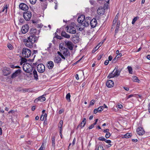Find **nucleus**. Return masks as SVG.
<instances>
[{"instance_id": "nucleus-4", "label": "nucleus", "mask_w": 150, "mask_h": 150, "mask_svg": "<svg viewBox=\"0 0 150 150\" xmlns=\"http://www.w3.org/2000/svg\"><path fill=\"white\" fill-rule=\"evenodd\" d=\"M32 13L29 11H25L23 13V17L24 19L27 21L30 20L32 17Z\"/></svg>"}, {"instance_id": "nucleus-43", "label": "nucleus", "mask_w": 150, "mask_h": 150, "mask_svg": "<svg viewBox=\"0 0 150 150\" xmlns=\"http://www.w3.org/2000/svg\"><path fill=\"white\" fill-rule=\"evenodd\" d=\"M52 45V44L51 43H50L49 44V47H48L47 50L49 52L50 51V48L51 47V46Z\"/></svg>"}, {"instance_id": "nucleus-57", "label": "nucleus", "mask_w": 150, "mask_h": 150, "mask_svg": "<svg viewBox=\"0 0 150 150\" xmlns=\"http://www.w3.org/2000/svg\"><path fill=\"white\" fill-rule=\"evenodd\" d=\"M43 116L45 118V120H47V114L46 113H45V114H43Z\"/></svg>"}, {"instance_id": "nucleus-29", "label": "nucleus", "mask_w": 150, "mask_h": 150, "mask_svg": "<svg viewBox=\"0 0 150 150\" xmlns=\"http://www.w3.org/2000/svg\"><path fill=\"white\" fill-rule=\"evenodd\" d=\"M40 1L44 2L42 4V6L44 8H46L47 5V3L45 1L46 0H39Z\"/></svg>"}, {"instance_id": "nucleus-45", "label": "nucleus", "mask_w": 150, "mask_h": 150, "mask_svg": "<svg viewBox=\"0 0 150 150\" xmlns=\"http://www.w3.org/2000/svg\"><path fill=\"white\" fill-rule=\"evenodd\" d=\"M105 136L107 139L109 138L110 136V133L109 132H107Z\"/></svg>"}, {"instance_id": "nucleus-26", "label": "nucleus", "mask_w": 150, "mask_h": 150, "mask_svg": "<svg viewBox=\"0 0 150 150\" xmlns=\"http://www.w3.org/2000/svg\"><path fill=\"white\" fill-rule=\"evenodd\" d=\"M55 137L54 136L52 137V148L54 149H55Z\"/></svg>"}, {"instance_id": "nucleus-1", "label": "nucleus", "mask_w": 150, "mask_h": 150, "mask_svg": "<svg viewBox=\"0 0 150 150\" xmlns=\"http://www.w3.org/2000/svg\"><path fill=\"white\" fill-rule=\"evenodd\" d=\"M121 70L118 69L117 68L115 67L112 72L109 74L108 76V78L117 77L120 75Z\"/></svg>"}, {"instance_id": "nucleus-50", "label": "nucleus", "mask_w": 150, "mask_h": 150, "mask_svg": "<svg viewBox=\"0 0 150 150\" xmlns=\"http://www.w3.org/2000/svg\"><path fill=\"white\" fill-rule=\"evenodd\" d=\"M104 141H105L106 143L108 144H110L111 142V140H107L105 139Z\"/></svg>"}, {"instance_id": "nucleus-59", "label": "nucleus", "mask_w": 150, "mask_h": 150, "mask_svg": "<svg viewBox=\"0 0 150 150\" xmlns=\"http://www.w3.org/2000/svg\"><path fill=\"white\" fill-rule=\"evenodd\" d=\"M19 22L21 23H23L24 22V20L23 18H20L19 19Z\"/></svg>"}, {"instance_id": "nucleus-14", "label": "nucleus", "mask_w": 150, "mask_h": 150, "mask_svg": "<svg viewBox=\"0 0 150 150\" xmlns=\"http://www.w3.org/2000/svg\"><path fill=\"white\" fill-rule=\"evenodd\" d=\"M21 70L20 69H18L16 70L11 75V78L13 79L18 76L21 73Z\"/></svg>"}, {"instance_id": "nucleus-41", "label": "nucleus", "mask_w": 150, "mask_h": 150, "mask_svg": "<svg viewBox=\"0 0 150 150\" xmlns=\"http://www.w3.org/2000/svg\"><path fill=\"white\" fill-rule=\"evenodd\" d=\"M98 139L100 141H104L105 138L103 137H101L98 138Z\"/></svg>"}, {"instance_id": "nucleus-12", "label": "nucleus", "mask_w": 150, "mask_h": 150, "mask_svg": "<svg viewBox=\"0 0 150 150\" xmlns=\"http://www.w3.org/2000/svg\"><path fill=\"white\" fill-rule=\"evenodd\" d=\"M65 43L67 45L68 48L71 50L73 49V44L72 43L69 41H66L65 42Z\"/></svg>"}, {"instance_id": "nucleus-62", "label": "nucleus", "mask_w": 150, "mask_h": 150, "mask_svg": "<svg viewBox=\"0 0 150 150\" xmlns=\"http://www.w3.org/2000/svg\"><path fill=\"white\" fill-rule=\"evenodd\" d=\"M75 141H76V139H75V138H74V139H73V142H72V145H74V144H75Z\"/></svg>"}, {"instance_id": "nucleus-17", "label": "nucleus", "mask_w": 150, "mask_h": 150, "mask_svg": "<svg viewBox=\"0 0 150 150\" xmlns=\"http://www.w3.org/2000/svg\"><path fill=\"white\" fill-rule=\"evenodd\" d=\"M3 72V75L5 76H7L10 74L11 73L10 69L9 68H7L6 69H4Z\"/></svg>"}, {"instance_id": "nucleus-20", "label": "nucleus", "mask_w": 150, "mask_h": 150, "mask_svg": "<svg viewBox=\"0 0 150 150\" xmlns=\"http://www.w3.org/2000/svg\"><path fill=\"white\" fill-rule=\"evenodd\" d=\"M106 85L108 87L111 88L114 86V82L112 80H108L107 81Z\"/></svg>"}, {"instance_id": "nucleus-33", "label": "nucleus", "mask_w": 150, "mask_h": 150, "mask_svg": "<svg viewBox=\"0 0 150 150\" xmlns=\"http://www.w3.org/2000/svg\"><path fill=\"white\" fill-rule=\"evenodd\" d=\"M132 80L134 82L138 83H139L140 81L138 78L136 76H133L132 77Z\"/></svg>"}, {"instance_id": "nucleus-64", "label": "nucleus", "mask_w": 150, "mask_h": 150, "mask_svg": "<svg viewBox=\"0 0 150 150\" xmlns=\"http://www.w3.org/2000/svg\"><path fill=\"white\" fill-rule=\"evenodd\" d=\"M146 57L148 59L150 60V55H147Z\"/></svg>"}, {"instance_id": "nucleus-18", "label": "nucleus", "mask_w": 150, "mask_h": 150, "mask_svg": "<svg viewBox=\"0 0 150 150\" xmlns=\"http://www.w3.org/2000/svg\"><path fill=\"white\" fill-rule=\"evenodd\" d=\"M86 123V120L85 118L83 119V121L81 123L79 124L77 127V128H78L79 127H80L81 128L84 127Z\"/></svg>"}, {"instance_id": "nucleus-37", "label": "nucleus", "mask_w": 150, "mask_h": 150, "mask_svg": "<svg viewBox=\"0 0 150 150\" xmlns=\"http://www.w3.org/2000/svg\"><path fill=\"white\" fill-rule=\"evenodd\" d=\"M119 25H120L119 24H118V23H117V25L116 26V28H115V33H117L118 30H119Z\"/></svg>"}, {"instance_id": "nucleus-56", "label": "nucleus", "mask_w": 150, "mask_h": 150, "mask_svg": "<svg viewBox=\"0 0 150 150\" xmlns=\"http://www.w3.org/2000/svg\"><path fill=\"white\" fill-rule=\"evenodd\" d=\"M94 127V125L92 124L91 126H90L88 128L89 129H91L93 128Z\"/></svg>"}, {"instance_id": "nucleus-52", "label": "nucleus", "mask_w": 150, "mask_h": 150, "mask_svg": "<svg viewBox=\"0 0 150 150\" xmlns=\"http://www.w3.org/2000/svg\"><path fill=\"white\" fill-rule=\"evenodd\" d=\"M44 148V145H43V143L41 146L40 147V149H38V150H44L43 149Z\"/></svg>"}, {"instance_id": "nucleus-32", "label": "nucleus", "mask_w": 150, "mask_h": 150, "mask_svg": "<svg viewBox=\"0 0 150 150\" xmlns=\"http://www.w3.org/2000/svg\"><path fill=\"white\" fill-rule=\"evenodd\" d=\"M131 137V134L129 133H127L122 137L123 138H128Z\"/></svg>"}, {"instance_id": "nucleus-27", "label": "nucleus", "mask_w": 150, "mask_h": 150, "mask_svg": "<svg viewBox=\"0 0 150 150\" xmlns=\"http://www.w3.org/2000/svg\"><path fill=\"white\" fill-rule=\"evenodd\" d=\"M105 10L102 8H99L97 10V13L99 15L103 14L105 12Z\"/></svg>"}, {"instance_id": "nucleus-30", "label": "nucleus", "mask_w": 150, "mask_h": 150, "mask_svg": "<svg viewBox=\"0 0 150 150\" xmlns=\"http://www.w3.org/2000/svg\"><path fill=\"white\" fill-rule=\"evenodd\" d=\"M63 124V121L61 120L58 124V127L59 128V130H62V127Z\"/></svg>"}, {"instance_id": "nucleus-39", "label": "nucleus", "mask_w": 150, "mask_h": 150, "mask_svg": "<svg viewBox=\"0 0 150 150\" xmlns=\"http://www.w3.org/2000/svg\"><path fill=\"white\" fill-rule=\"evenodd\" d=\"M89 2L91 4L94 6L95 5L96 2L93 0H90Z\"/></svg>"}, {"instance_id": "nucleus-49", "label": "nucleus", "mask_w": 150, "mask_h": 150, "mask_svg": "<svg viewBox=\"0 0 150 150\" xmlns=\"http://www.w3.org/2000/svg\"><path fill=\"white\" fill-rule=\"evenodd\" d=\"M44 119H45V118L43 116V113H42L40 117V120H41L43 121Z\"/></svg>"}, {"instance_id": "nucleus-60", "label": "nucleus", "mask_w": 150, "mask_h": 150, "mask_svg": "<svg viewBox=\"0 0 150 150\" xmlns=\"http://www.w3.org/2000/svg\"><path fill=\"white\" fill-rule=\"evenodd\" d=\"M123 88L125 90L127 91H128L129 90V88L128 87H123Z\"/></svg>"}, {"instance_id": "nucleus-42", "label": "nucleus", "mask_w": 150, "mask_h": 150, "mask_svg": "<svg viewBox=\"0 0 150 150\" xmlns=\"http://www.w3.org/2000/svg\"><path fill=\"white\" fill-rule=\"evenodd\" d=\"M30 3L32 4H34L36 2L37 0H29Z\"/></svg>"}, {"instance_id": "nucleus-44", "label": "nucleus", "mask_w": 150, "mask_h": 150, "mask_svg": "<svg viewBox=\"0 0 150 150\" xmlns=\"http://www.w3.org/2000/svg\"><path fill=\"white\" fill-rule=\"evenodd\" d=\"M95 103V100H91L90 103V105H94Z\"/></svg>"}, {"instance_id": "nucleus-25", "label": "nucleus", "mask_w": 150, "mask_h": 150, "mask_svg": "<svg viewBox=\"0 0 150 150\" xmlns=\"http://www.w3.org/2000/svg\"><path fill=\"white\" fill-rule=\"evenodd\" d=\"M47 66L49 69H52L54 66L53 62L52 61H49L47 63Z\"/></svg>"}, {"instance_id": "nucleus-6", "label": "nucleus", "mask_w": 150, "mask_h": 150, "mask_svg": "<svg viewBox=\"0 0 150 150\" xmlns=\"http://www.w3.org/2000/svg\"><path fill=\"white\" fill-rule=\"evenodd\" d=\"M60 48L61 52L65 56H67L69 55V52L67 48H64L63 47H60Z\"/></svg>"}, {"instance_id": "nucleus-54", "label": "nucleus", "mask_w": 150, "mask_h": 150, "mask_svg": "<svg viewBox=\"0 0 150 150\" xmlns=\"http://www.w3.org/2000/svg\"><path fill=\"white\" fill-rule=\"evenodd\" d=\"M109 63V61L108 60H106L105 61V62H104V64L107 65Z\"/></svg>"}, {"instance_id": "nucleus-48", "label": "nucleus", "mask_w": 150, "mask_h": 150, "mask_svg": "<svg viewBox=\"0 0 150 150\" xmlns=\"http://www.w3.org/2000/svg\"><path fill=\"white\" fill-rule=\"evenodd\" d=\"M25 57H23L21 58V61L23 62V63H25L26 62L27 60V59L24 58Z\"/></svg>"}, {"instance_id": "nucleus-23", "label": "nucleus", "mask_w": 150, "mask_h": 150, "mask_svg": "<svg viewBox=\"0 0 150 150\" xmlns=\"http://www.w3.org/2000/svg\"><path fill=\"white\" fill-rule=\"evenodd\" d=\"M28 40L34 44L36 41V37L35 35H30L28 38Z\"/></svg>"}, {"instance_id": "nucleus-38", "label": "nucleus", "mask_w": 150, "mask_h": 150, "mask_svg": "<svg viewBox=\"0 0 150 150\" xmlns=\"http://www.w3.org/2000/svg\"><path fill=\"white\" fill-rule=\"evenodd\" d=\"M119 51L118 50H117L116 51V53L117 54V56H118L117 57L118 58H119V57H120L122 56V54L121 53H119Z\"/></svg>"}, {"instance_id": "nucleus-55", "label": "nucleus", "mask_w": 150, "mask_h": 150, "mask_svg": "<svg viewBox=\"0 0 150 150\" xmlns=\"http://www.w3.org/2000/svg\"><path fill=\"white\" fill-rule=\"evenodd\" d=\"M73 41H75V40L74 39V38H79V37H78L77 35H73Z\"/></svg>"}, {"instance_id": "nucleus-46", "label": "nucleus", "mask_w": 150, "mask_h": 150, "mask_svg": "<svg viewBox=\"0 0 150 150\" xmlns=\"http://www.w3.org/2000/svg\"><path fill=\"white\" fill-rule=\"evenodd\" d=\"M97 150H104L103 148V146L99 145L98 147Z\"/></svg>"}, {"instance_id": "nucleus-19", "label": "nucleus", "mask_w": 150, "mask_h": 150, "mask_svg": "<svg viewBox=\"0 0 150 150\" xmlns=\"http://www.w3.org/2000/svg\"><path fill=\"white\" fill-rule=\"evenodd\" d=\"M53 60L55 63L58 64L61 63L62 59L59 56H57L54 58Z\"/></svg>"}, {"instance_id": "nucleus-61", "label": "nucleus", "mask_w": 150, "mask_h": 150, "mask_svg": "<svg viewBox=\"0 0 150 150\" xmlns=\"http://www.w3.org/2000/svg\"><path fill=\"white\" fill-rule=\"evenodd\" d=\"M112 57L110 55V56H109V57H108V60L109 61H111L112 60Z\"/></svg>"}, {"instance_id": "nucleus-31", "label": "nucleus", "mask_w": 150, "mask_h": 150, "mask_svg": "<svg viewBox=\"0 0 150 150\" xmlns=\"http://www.w3.org/2000/svg\"><path fill=\"white\" fill-rule=\"evenodd\" d=\"M33 74L34 76V79H35L37 80L38 79V75L37 74V72L35 70H34L33 71Z\"/></svg>"}, {"instance_id": "nucleus-8", "label": "nucleus", "mask_w": 150, "mask_h": 150, "mask_svg": "<svg viewBox=\"0 0 150 150\" xmlns=\"http://www.w3.org/2000/svg\"><path fill=\"white\" fill-rule=\"evenodd\" d=\"M90 24L91 28H95L97 24V22L96 19L94 18L92 20H91Z\"/></svg>"}, {"instance_id": "nucleus-7", "label": "nucleus", "mask_w": 150, "mask_h": 150, "mask_svg": "<svg viewBox=\"0 0 150 150\" xmlns=\"http://www.w3.org/2000/svg\"><path fill=\"white\" fill-rule=\"evenodd\" d=\"M91 20V18L90 17H87L85 19L82 25L84 27L88 26L90 24Z\"/></svg>"}, {"instance_id": "nucleus-3", "label": "nucleus", "mask_w": 150, "mask_h": 150, "mask_svg": "<svg viewBox=\"0 0 150 150\" xmlns=\"http://www.w3.org/2000/svg\"><path fill=\"white\" fill-rule=\"evenodd\" d=\"M23 68L25 72L29 73L31 72L33 69L31 65L27 63L24 64L23 65Z\"/></svg>"}, {"instance_id": "nucleus-16", "label": "nucleus", "mask_w": 150, "mask_h": 150, "mask_svg": "<svg viewBox=\"0 0 150 150\" xmlns=\"http://www.w3.org/2000/svg\"><path fill=\"white\" fill-rule=\"evenodd\" d=\"M137 134L139 135H142L145 132V131L143 127H139L137 129Z\"/></svg>"}, {"instance_id": "nucleus-51", "label": "nucleus", "mask_w": 150, "mask_h": 150, "mask_svg": "<svg viewBox=\"0 0 150 150\" xmlns=\"http://www.w3.org/2000/svg\"><path fill=\"white\" fill-rule=\"evenodd\" d=\"M117 107L119 108L122 109L123 107V106L122 105L119 104L117 105Z\"/></svg>"}, {"instance_id": "nucleus-47", "label": "nucleus", "mask_w": 150, "mask_h": 150, "mask_svg": "<svg viewBox=\"0 0 150 150\" xmlns=\"http://www.w3.org/2000/svg\"><path fill=\"white\" fill-rule=\"evenodd\" d=\"M7 47L8 48L11 50L12 49V48L13 47V46L12 45H11L10 44H8L7 45Z\"/></svg>"}, {"instance_id": "nucleus-24", "label": "nucleus", "mask_w": 150, "mask_h": 150, "mask_svg": "<svg viewBox=\"0 0 150 150\" xmlns=\"http://www.w3.org/2000/svg\"><path fill=\"white\" fill-rule=\"evenodd\" d=\"M104 109L103 106H100L98 108L94 109V112L95 114L97 113L98 112H100L102 111Z\"/></svg>"}, {"instance_id": "nucleus-35", "label": "nucleus", "mask_w": 150, "mask_h": 150, "mask_svg": "<svg viewBox=\"0 0 150 150\" xmlns=\"http://www.w3.org/2000/svg\"><path fill=\"white\" fill-rule=\"evenodd\" d=\"M70 97H71V95H70V93H68L67 94L66 97V98L67 100L69 102H70L71 101Z\"/></svg>"}, {"instance_id": "nucleus-34", "label": "nucleus", "mask_w": 150, "mask_h": 150, "mask_svg": "<svg viewBox=\"0 0 150 150\" xmlns=\"http://www.w3.org/2000/svg\"><path fill=\"white\" fill-rule=\"evenodd\" d=\"M8 8V6L7 4H6L5 5H4L3 7V9L1 11V12H3L4 11H5V12L6 13H7V9Z\"/></svg>"}, {"instance_id": "nucleus-15", "label": "nucleus", "mask_w": 150, "mask_h": 150, "mask_svg": "<svg viewBox=\"0 0 150 150\" xmlns=\"http://www.w3.org/2000/svg\"><path fill=\"white\" fill-rule=\"evenodd\" d=\"M67 31L72 34H75L76 33V28L72 26H70L69 28H67Z\"/></svg>"}, {"instance_id": "nucleus-36", "label": "nucleus", "mask_w": 150, "mask_h": 150, "mask_svg": "<svg viewBox=\"0 0 150 150\" xmlns=\"http://www.w3.org/2000/svg\"><path fill=\"white\" fill-rule=\"evenodd\" d=\"M127 69L129 71V72L130 74H132V68L130 66H128Z\"/></svg>"}, {"instance_id": "nucleus-2", "label": "nucleus", "mask_w": 150, "mask_h": 150, "mask_svg": "<svg viewBox=\"0 0 150 150\" xmlns=\"http://www.w3.org/2000/svg\"><path fill=\"white\" fill-rule=\"evenodd\" d=\"M31 54V51L30 49L26 47H24L23 48L22 51V54L23 57L28 58L30 56Z\"/></svg>"}, {"instance_id": "nucleus-40", "label": "nucleus", "mask_w": 150, "mask_h": 150, "mask_svg": "<svg viewBox=\"0 0 150 150\" xmlns=\"http://www.w3.org/2000/svg\"><path fill=\"white\" fill-rule=\"evenodd\" d=\"M137 17H134L132 20V24H134L136 21L137 20Z\"/></svg>"}, {"instance_id": "nucleus-53", "label": "nucleus", "mask_w": 150, "mask_h": 150, "mask_svg": "<svg viewBox=\"0 0 150 150\" xmlns=\"http://www.w3.org/2000/svg\"><path fill=\"white\" fill-rule=\"evenodd\" d=\"M56 37L58 39H60V40H61L62 39V38L61 37V36H59L57 35H56Z\"/></svg>"}, {"instance_id": "nucleus-5", "label": "nucleus", "mask_w": 150, "mask_h": 150, "mask_svg": "<svg viewBox=\"0 0 150 150\" xmlns=\"http://www.w3.org/2000/svg\"><path fill=\"white\" fill-rule=\"evenodd\" d=\"M37 69L38 72L42 73L45 70V66L42 64H40L37 66Z\"/></svg>"}, {"instance_id": "nucleus-10", "label": "nucleus", "mask_w": 150, "mask_h": 150, "mask_svg": "<svg viewBox=\"0 0 150 150\" xmlns=\"http://www.w3.org/2000/svg\"><path fill=\"white\" fill-rule=\"evenodd\" d=\"M19 7L20 9L24 11L27 10L28 9V7L27 5L23 3H21L19 4Z\"/></svg>"}, {"instance_id": "nucleus-13", "label": "nucleus", "mask_w": 150, "mask_h": 150, "mask_svg": "<svg viewBox=\"0 0 150 150\" xmlns=\"http://www.w3.org/2000/svg\"><path fill=\"white\" fill-rule=\"evenodd\" d=\"M85 19V16L84 15H81L79 16L78 18V21L79 23L81 24V25H82L83 22H84Z\"/></svg>"}, {"instance_id": "nucleus-9", "label": "nucleus", "mask_w": 150, "mask_h": 150, "mask_svg": "<svg viewBox=\"0 0 150 150\" xmlns=\"http://www.w3.org/2000/svg\"><path fill=\"white\" fill-rule=\"evenodd\" d=\"M29 26L28 24H26L23 26L21 30V32L23 34H25L28 30Z\"/></svg>"}, {"instance_id": "nucleus-11", "label": "nucleus", "mask_w": 150, "mask_h": 150, "mask_svg": "<svg viewBox=\"0 0 150 150\" xmlns=\"http://www.w3.org/2000/svg\"><path fill=\"white\" fill-rule=\"evenodd\" d=\"M40 32L39 30H37L35 28H31L30 30V34L32 35H38Z\"/></svg>"}, {"instance_id": "nucleus-28", "label": "nucleus", "mask_w": 150, "mask_h": 150, "mask_svg": "<svg viewBox=\"0 0 150 150\" xmlns=\"http://www.w3.org/2000/svg\"><path fill=\"white\" fill-rule=\"evenodd\" d=\"M62 36L67 38H69L70 37L69 35L67 34L65 31H62L61 33Z\"/></svg>"}, {"instance_id": "nucleus-21", "label": "nucleus", "mask_w": 150, "mask_h": 150, "mask_svg": "<svg viewBox=\"0 0 150 150\" xmlns=\"http://www.w3.org/2000/svg\"><path fill=\"white\" fill-rule=\"evenodd\" d=\"M45 100L46 98L44 96V95H43L36 99L35 100L34 102H37L38 101H40L41 102H43L45 101Z\"/></svg>"}, {"instance_id": "nucleus-63", "label": "nucleus", "mask_w": 150, "mask_h": 150, "mask_svg": "<svg viewBox=\"0 0 150 150\" xmlns=\"http://www.w3.org/2000/svg\"><path fill=\"white\" fill-rule=\"evenodd\" d=\"M75 78L76 79L78 80L79 79V75L77 74L76 75Z\"/></svg>"}, {"instance_id": "nucleus-58", "label": "nucleus", "mask_w": 150, "mask_h": 150, "mask_svg": "<svg viewBox=\"0 0 150 150\" xmlns=\"http://www.w3.org/2000/svg\"><path fill=\"white\" fill-rule=\"evenodd\" d=\"M103 56V54L100 55L98 58V60H100L102 58Z\"/></svg>"}, {"instance_id": "nucleus-22", "label": "nucleus", "mask_w": 150, "mask_h": 150, "mask_svg": "<svg viewBox=\"0 0 150 150\" xmlns=\"http://www.w3.org/2000/svg\"><path fill=\"white\" fill-rule=\"evenodd\" d=\"M25 45L29 48L32 47L33 46V43H32L30 41L28 40V39L26 40V41L25 42Z\"/></svg>"}]
</instances>
